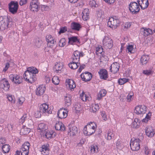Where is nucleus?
Masks as SVG:
<instances>
[{
  "instance_id": "nucleus-1",
  "label": "nucleus",
  "mask_w": 155,
  "mask_h": 155,
  "mask_svg": "<svg viewBox=\"0 0 155 155\" xmlns=\"http://www.w3.org/2000/svg\"><path fill=\"white\" fill-rule=\"evenodd\" d=\"M13 25L12 19L10 17H0V30L3 31L11 27Z\"/></svg>"
},
{
  "instance_id": "nucleus-2",
  "label": "nucleus",
  "mask_w": 155,
  "mask_h": 155,
  "mask_svg": "<svg viewBox=\"0 0 155 155\" xmlns=\"http://www.w3.org/2000/svg\"><path fill=\"white\" fill-rule=\"evenodd\" d=\"M94 125H96L95 123L91 122L85 126L83 129L84 134L86 136H90L93 134L95 131Z\"/></svg>"
},
{
  "instance_id": "nucleus-3",
  "label": "nucleus",
  "mask_w": 155,
  "mask_h": 155,
  "mask_svg": "<svg viewBox=\"0 0 155 155\" xmlns=\"http://www.w3.org/2000/svg\"><path fill=\"white\" fill-rule=\"evenodd\" d=\"M140 140L139 138H137L133 140L131 139L130 146L131 149L133 151H137L140 148Z\"/></svg>"
},
{
  "instance_id": "nucleus-4",
  "label": "nucleus",
  "mask_w": 155,
  "mask_h": 155,
  "mask_svg": "<svg viewBox=\"0 0 155 155\" xmlns=\"http://www.w3.org/2000/svg\"><path fill=\"white\" fill-rule=\"evenodd\" d=\"M23 77L26 81L31 84L33 83L37 79L36 74H32L26 71L23 75Z\"/></svg>"
},
{
  "instance_id": "nucleus-5",
  "label": "nucleus",
  "mask_w": 155,
  "mask_h": 155,
  "mask_svg": "<svg viewBox=\"0 0 155 155\" xmlns=\"http://www.w3.org/2000/svg\"><path fill=\"white\" fill-rule=\"evenodd\" d=\"M119 23V20L116 17H111L109 19L107 24L108 26L112 28H116Z\"/></svg>"
},
{
  "instance_id": "nucleus-6",
  "label": "nucleus",
  "mask_w": 155,
  "mask_h": 155,
  "mask_svg": "<svg viewBox=\"0 0 155 155\" xmlns=\"http://www.w3.org/2000/svg\"><path fill=\"white\" fill-rule=\"evenodd\" d=\"M129 9L130 12L133 14H137L140 10L138 3L136 2H132L130 3Z\"/></svg>"
},
{
  "instance_id": "nucleus-7",
  "label": "nucleus",
  "mask_w": 155,
  "mask_h": 155,
  "mask_svg": "<svg viewBox=\"0 0 155 155\" xmlns=\"http://www.w3.org/2000/svg\"><path fill=\"white\" fill-rule=\"evenodd\" d=\"M30 144L28 142H25L22 146L20 149L21 155H28Z\"/></svg>"
},
{
  "instance_id": "nucleus-8",
  "label": "nucleus",
  "mask_w": 155,
  "mask_h": 155,
  "mask_svg": "<svg viewBox=\"0 0 155 155\" xmlns=\"http://www.w3.org/2000/svg\"><path fill=\"white\" fill-rule=\"evenodd\" d=\"M18 3L12 1L9 4V10L12 14L17 13L18 8Z\"/></svg>"
},
{
  "instance_id": "nucleus-9",
  "label": "nucleus",
  "mask_w": 155,
  "mask_h": 155,
  "mask_svg": "<svg viewBox=\"0 0 155 155\" xmlns=\"http://www.w3.org/2000/svg\"><path fill=\"white\" fill-rule=\"evenodd\" d=\"M103 44L105 47L110 49L113 46V41L111 38L106 36L103 40Z\"/></svg>"
},
{
  "instance_id": "nucleus-10",
  "label": "nucleus",
  "mask_w": 155,
  "mask_h": 155,
  "mask_svg": "<svg viewBox=\"0 0 155 155\" xmlns=\"http://www.w3.org/2000/svg\"><path fill=\"white\" fill-rule=\"evenodd\" d=\"M147 107L144 105H138L136 107L135 112L138 115L143 114L146 112Z\"/></svg>"
},
{
  "instance_id": "nucleus-11",
  "label": "nucleus",
  "mask_w": 155,
  "mask_h": 155,
  "mask_svg": "<svg viewBox=\"0 0 155 155\" xmlns=\"http://www.w3.org/2000/svg\"><path fill=\"white\" fill-rule=\"evenodd\" d=\"M49 109L48 105L46 104H43L40 106L39 110L42 113L45 114L47 115L52 113V111Z\"/></svg>"
},
{
  "instance_id": "nucleus-12",
  "label": "nucleus",
  "mask_w": 155,
  "mask_h": 155,
  "mask_svg": "<svg viewBox=\"0 0 155 155\" xmlns=\"http://www.w3.org/2000/svg\"><path fill=\"white\" fill-rule=\"evenodd\" d=\"M39 7V3L38 0H31L30 3V9L33 12H38Z\"/></svg>"
},
{
  "instance_id": "nucleus-13",
  "label": "nucleus",
  "mask_w": 155,
  "mask_h": 155,
  "mask_svg": "<svg viewBox=\"0 0 155 155\" xmlns=\"http://www.w3.org/2000/svg\"><path fill=\"white\" fill-rule=\"evenodd\" d=\"M84 55V53L82 51L80 52L76 50L74 51L72 56V60L74 61L75 62L79 61L80 57H82Z\"/></svg>"
},
{
  "instance_id": "nucleus-14",
  "label": "nucleus",
  "mask_w": 155,
  "mask_h": 155,
  "mask_svg": "<svg viewBox=\"0 0 155 155\" xmlns=\"http://www.w3.org/2000/svg\"><path fill=\"white\" fill-rule=\"evenodd\" d=\"M46 41H47V45L51 48H53L56 45V41H54L53 37L50 35L46 36Z\"/></svg>"
},
{
  "instance_id": "nucleus-15",
  "label": "nucleus",
  "mask_w": 155,
  "mask_h": 155,
  "mask_svg": "<svg viewBox=\"0 0 155 155\" xmlns=\"http://www.w3.org/2000/svg\"><path fill=\"white\" fill-rule=\"evenodd\" d=\"M68 127V132L70 133L71 135L74 136L78 133V128L74 126L73 124H69Z\"/></svg>"
},
{
  "instance_id": "nucleus-16",
  "label": "nucleus",
  "mask_w": 155,
  "mask_h": 155,
  "mask_svg": "<svg viewBox=\"0 0 155 155\" xmlns=\"http://www.w3.org/2000/svg\"><path fill=\"white\" fill-rule=\"evenodd\" d=\"M81 78L83 80L86 82L90 81L91 79L92 75V74L88 72H85L81 74Z\"/></svg>"
},
{
  "instance_id": "nucleus-17",
  "label": "nucleus",
  "mask_w": 155,
  "mask_h": 155,
  "mask_svg": "<svg viewBox=\"0 0 155 155\" xmlns=\"http://www.w3.org/2000/svg\"><path fill=\"white\" fill-rule=\"evenodd\" d=\"M119 64L117 62H114L110 67V70L111 72L115 74L119 71Z\"/></svg>"
},
{
  "instance_id": "nucleus-18",
  "label": "nucleus",
  "mask_w": 155,
  "mask_h": 155,
  "mask_svg": "<svg viewBox=\"0 0 155 155\" xmlns=\"http://www.w3.org/2000/svg\"><path fill=\"white\" fill-rule=\"evenodd\" d=\"M101 79L106 80L108 78V73L107 71L104 69H101L98 72Z\"/></svg>"
},
{
  "instance_id": "nucleus-19",
  "label": "nucleus",
  "mask_w": 155,
  "mask_h": 155,
  "mask_svg": "<svg viewBox=\"0 0 155 155\" xmlns=\"http://www.w3.org/2000/svg\"><path fill=\"white\" fill-rule=\"evenodd\" d=\"M0 87L5 91H8L10 87V85L8 81L5 79L2 81L0 84Z\"/></svg>"
},
{
  "instance_id": "nucleus-20",
  "label": "nucleus",
  "mask_w": 155,
  "mask_h": 155,
  "mask_svg": "<svg viewBox=\"0 0 155 155\" xmlns=\"http://www.w3.org/2000/svg\"><path fill=\"white\" fill-rule=\"evenodd\" d=\"M47 129V126L44 123L39 124L38 127V129L39 132L42 133V135H44L46 130Z\"/></svg>"
},
{
  "instance_id": "nucleus-21",
  "label": "nucleus",
  "mask_w": 155,
  "mask_h": 155,
  "mask_svg": "<svg viewBox=\"0 0 155 155\" xmlns=\"http://www.w3.org/2000/svg\"><path fill=\"white\" fill-rule=\"evenodd\" d=\"M137 2L142 9H146L149 5L148 0H137Z\"/></svg>"
},
{
  "instance_id": "nucleus-22",
  "label": "nucleus",
  "mask_w": 155,
  "mask_h": 155,
  "mask_svg": "<svg viewBox=\"0 0 155 155\" xmlns=\"http://www.w3.org/2000/svg\"><path fill=\"white\" fill-rule=\"evenodd\" d=\"M45 91V87L44 85H42L38 87L36 90V95L38 96H40L44 93Z\"/></svg>"
},
{
  "instance_id": "nucleus-23",
  "label": "nucleus",
  "mask_w": 155,
  "mask_h": 155,
  "mask_svg": "<svg viewBox=\"0 0 155 155\" xmlns=\"http://www.w3.org/2000/svg\"><path fill=\"white\" fill-rule=\"evenodd\" d=\"M145 133L146 135L149 137H153L155 134L154 129L150 126L147 127L145 129Z\"/></svg>"
},
{
  "instance_id": "nucleus-24",
  "label": "nucleus",
  "mask_w": 155,
  "mask_h": 155,
  "mask_svg": "<svg viewBox=\"0 0 155 155\" xmlns=\"http://www.w3.org/2000/svg\"><path fill=\"white\" fill-rule=\"evenodd\" d=\"M55 129L57 130L64 131L65 130V127L63 123L61 122H57L55 125Z\"/></svg>"
},
{
  "instance_id": "nucleus-25",
  "label": "nucleus",
  "mask_w": 155,
  "mask_h": 155,
  "mask_svg": "<svg viewBox=\"0 0 155 155\" xmlns=\"http://www.w3.org/2000/svg\"><path fill=\"white\" fill-rule=\"evenodd\" d=\"M63 67V64L62 63H56L54 67V71L56 73H60Z\"/></svg>"
},
{
  "instance_id": "nucleus-26",
  "label": "nucleus",
  "mask_w": 155,
  "mask_h": 155,
  "mask_svg": "<svg viewBox=\"0 0 155 155\" xmlns=\"http://www.w3.org/2000/svg\"><path fill=\"white\" fill-rule=\"evenodd\" d=\"M57 115L58 117L60 118H64L68 116L67 113L65 112L63 108L60 109L58 112Z\"/></svg>"
},
{
  "instance_id": "nucleus-27",
  "label": "nucleus",
  "mask_w": 155,
  "mask_h": 155,
  "mask_svg": "<svg viewBox=\"0 0 155 155\" xmlns=\"http://www.w3.org/2000/svg\"><path fill=\"white\" fill-rule=\"evenodd\" d=\"M150 57L148 55H144L142 56L140 59V63L142 65L146 64L149 61Z\"/></svg>"
},
{
  "instance_id": "nucleus-28",
  "label": "nucleus",
  "mask_w": 155,
  "mask_h": 155,
  "mask_svg": "<svg viewBox=\"0 0 155 155\" xmlns=\"http://www.w3.org/2000/svg\"><path fill=\"white\" fill-rule=\"evenodd\" d=\"M76 61L75 62L74 61L72 60V62L68 64L69 67L72 69H76L80 64V63Z\"/></svg>"
},
{
  "instance_id": "nucleus-29",
  "label": "nucleus",
  "mask_w": 155,
  "mask_h": 155,
  "mask_svg": "<svg viewBox=\"0 0 155 155\" xmlns=\"http://www.w3.org/2000/svg\"><path fill=\"white\" fill-rule=\"evenodd\" d=\"M68 42L70 44L73 45L74 43L80 44V42L78 38L77 37L72 36L68 38Z\"/></svg>"
},
{
  "instance_id": "nucleus-30",
  "label": "nucleus",
  "mask_w": 155,
  "mask_h": 155,
  "mask_svg": "<svg viewBox=\"0 0 155 155\" xmlns=\"http://www.w3.org/2000/svg\"><path fill=\"white\" fill-rule=\"evenodd\" d=\"M71 27L72 29L77 31H79L81 28V26L79 23L76 22L72 23Z\"/></svg>"
},
{
  "instance_id": "nucleus-31",
  "label": "nucleus",
  "mask_w": 155,
  "mask_h": 155,
  "mask_svg": "<svg viewBox=\"0 0 155 155\" xmlns=\"http://www.w3.org/2000/svg\"><path fill=\"white\" fill-rule=\"evenodd\" d=\"M140 31L142 34L145 36H147L152 33V30L150 28H143L141 29Z\"/></svg>"
},
{
  "instance_id": "nucleus-32",
  "label": "nucleus",
  "mask_w": 155,
  "mask_h": 155,
  "mask_svg": "<svg viewBox=\"0 0 155 155\" xmlns=\"http://www.w3.org/2000/svg\"><path fill=\"white\" fill-rule=\"evenodd\" d=\"M41 151L42 154L44 155H48L49 153L48 145H43L41 150Z\"/></svg>"
},
{
  "instance_id": "nucleus-33",
  "label": "nucleus",
  "mask_w": 155,
  "mask_h": 155,
  "mask_svg": "<svg viewBox=\"0 0 155 155\" xmlns=\"http://www.w3.org/2000/svg\"><path fill=\"white\" fill-rule=\"evenodd\" d=\"M67 85L68 86L70 90L71 91L72 90H73L74 88L76 87V84L73 80H68L67 81Z\"/></svg>"
},
{
  "instance_id": "nucleus-34",
  "label": "nucleus",
  "mask_w": 155,
  "mask_h": 155,
  "mask_svg": "<svg viewBox=\"0 0 155 155\" xmlns=\"http://www.w3.org/2000/svg\"><path fill=\"white\" fill-rule=\"evenodd\" d=\"M30 128L24 125L21 130L20 133L22 135L27 134L30 132Z\"/></svg>"
},
{
  "instance_id": "nucleus-35",
  "label": "nucleus",
  "mask_w": 155,
  "mask_h": 155,
  "mask_svg": "<svg viewBox=\"0 0 155 155\" xmlns=\"http://www.w3.org/2000/svg\"><path fill=\"white\" fill-rule=\"evenodd\" d=\"M25 71L29 72V73L32 74H36L38 72L37 69L34 67L28 68Z\"/></svg>"
},
{
  "instance_id": "nucleus-36",
  "label": "nucleus",
  "mask_w": 155,
  "mask_h": 155,
  "mask_svg": "<svg viewBox=\"0 0 155 155\" xmlns=\"http://www.w3.org/2000/svg\"><path fill=\"white\" fill-rule=\"evenodd\" d=\"M106 93V91L104 89L101 90L97 94V99L100 100L102 97L105 96Z\"/></svg>"
},
{
  "instance_id": "nucleus-37",
  "label": "nucleus",
  "mask_w": 155,
  "mask_h": 155,
  "mask_svg": "<svg viewBox=\"0 0 155 155\" xmlns=\"http://www.w3.org/2000/svg\"><path fill=\"white\" fill-rule=\"evenodd\" d=\"M2 147L4 153H8L10 150V147L8 144H5L2 145Z\"/></svg>"
},
{
  "instance_id": "nucleus-38",
  "label": "nucleus",
  "mask_w": 155,
  "mask_h": 155,
  "mask_svg": "<svg viewBox=\"0 0 155 155\" xmlns=\"http://www.w3.org/2000/svg\"><path fill=\"white\" fill-rule=\"evenodd\" d=\"M22 78L19 75L15 76L14 80L13 82L15 84H19L22 83Z\"/></svg>"
},
{
  "instance_id": "nucleus-39",
  "label": "nucleus",
  "mask_w": 155,
  "mask_h": 155,
  "mask_svg": "<svg viewBox=\"0 0 155 155\" xmlns=\"http://www.w3.org/2000/svg\"><path fill=\"white\" fill-rule=\"evenodd\" d=\"M139 120L137 118H135L132 123V125L133 128H138L139 127Z\"/></svg>"
},
{
  "instance_id": "nucleus-40",
  "label": "nucleus",
  "mask_w": 155,
  "mask_h": 155,
  "mask_svg": "<svg viewBox=\"0 0 155 155\" xmlns=\"http://www.w3.org/2000/svg\"><path fill=\"white\" fill-rule=\"evenodd\" d=\"M64 100L67 106H69L71 104V96H69L68 97H65Z\"/></svg>"
},
{
  "instance_id": "nucleus-41",
  "label": "nucleus",
  "mask_w": 155,
  "mask_h": 155,
  "mask_svg": "<svg viewBox=\"0 0 155 155\" xmlns=\"http://www.w3.org/2000/svg\"><path fill=\"white\" fill-rule=\"evenodd\" d=\"M129 80V79L125 78H121L118 79V82L119 84L122 85L128 82Z\"/></svg>"
},
{
  "instance_id": "nucleus-42",
  "label": "nucleus",
  "mask_w": 155,
  "mask_h": 155,
  "mask_svg": "<svg viewBox=\"0 0 155 155\" xmlns=\"http://www.w3.org/2000/svg\"><path fill=\"white\" fill-rule=\"evenodd\" d=\"M98 148L97 145H92L91 147V151L92 153H94L98 152Z\"/></svg>"
},
{
  "instance_id": "nucleus-43",
  "label": "nucleus",
  "mask_w": 155,
  "mask_h": 155,
  "mask_svg": "<svg viewBox=\"0 0 155 155\" xmlns=\"http://www.w3.org/2000/svg\"><path fill=\"white\" fill-rule=\"evenodd\" d=\"M7 97L8 100L12 103H15V99L14 97L12 95H7Z\"/></svg>"
},
{
  "instance_id": "nucleus-44",
  "label": "nucleus",
  "mask_w": 155,
  "mask_h": 155,
  "mask_svg": "<svg viewBox=\"0 0 155 155\" xmlns=\"http://www.w3.org/2000/svg\"><path fill=\"white\" fill-rule=\"evenodd\" d=\"M52 82L55 85H58L59 83V80L58 77L57 76H54L52 79Z\"/></svg>"
},
{
  "instance_id": "nucleus-45",
  "label": "nucleus",
  "mask_w": 155,
  "mask_h": 155,
  "mask_svg": "<svg viewBox=\"0 0 155 155\" xmlns=\"http://www.w3.org/2000/svg\"><path fill=\"white\" fill-rule=\"evenodd\" d=\"M65 39L64 38L61 39L59 42V45L60 47H64L66 44Z\"/></svg>"
},
{
  "instance_id": "nucleus-46",
  "label": "nucleus",
  "mask_w": 155,
  "mask_h": 155,
  "mask_svg": "<svg viewBox=\"0 0 155 155\" xmlns=\"http://www.w3.org/2000/svg\"><path fill=\"white\" fill-rule=\"evenodd\" d=\"M151 115V114L150 113H149L148 114H147L145 117L143 119V122L145 123H147L148 120H150Z\"/></svg>"
},
{
  "instance_id": "nucleus-47",
  "label": "nucleus",
  "mask_w": 155,
  "mask_h": 155,
  "mask_svg": "<svg viewBox=\"0 0 155 155\" xmlns=\"http://www.w3.org/2000/svg\"><path fill=\"white\" fill-rule=\"evenodd\" d=\"M28 118V116L27 114H24L22 117L20 118L19 120L20 123L23 124L25 121L27 120Z\"/></svg>"
},
{
  "instance_id": "nucleus-48",
  "label": "nucleus",
  "mask_w": 155,
  "mask_h": 155,
  "mask_svg": "<svg viewBox=\"0 0 155 155\" xmlns=\"http://www.w3.org/2000/svg\"><path fill=\"white\" fill-rule=\"evenodd\" d=\"M114 136V134L110 130H108L107 134V139L110 140Z\"/></svg>"
},
{
  "instance_id": "nucleus-49",
  "label": "nucleus",
  "mask_w": 155,
  "mask_h": 155,
  "mask_svg": "<svg viewBox=\"0 0 155 155\" xmlns=\"http://www.w3.org/2000/svg\"><path fill=\"white\" fill-rule=\"evenodd\" d=\"M99 108V106L98 104H95L92 107V111L94 113H95L97 111Z\"/></svg>"
},
{
  "instance_id": "nucleus-50",
  "label": "nucleus",
  "mask_w": 155,
  "mask_h": 155,
  "mask_svg": "<svg viewBox=\"0 0 155 155\" xmlns=\"http://www.w3.org/2000/svg\"><path fill=\"white\" fill-rule=\"evenodd\" d=\"M42 43L43 41L41 40L38 39L36 40L35 45L38 48H39L41 46Z\"/></svg>"
},
{
  "instance_id": "nucleus-51",
  "label": "nucleus",
  "mask_w": 155,
  "mask_h": 155,
  "mask_svg": "<svg viewBox=\"0 0 155 155\" xmlns=\"http://www.w3.org/2000/svg\"><path fill=\"white\" fill-rule=\"evenodd\" d=\"M153 73V71L151 70H146L143 71V73L147 75H149L152 74Z\"/></svg>"
},
{
  "instance_id": "nucleus-52",
  "label": "nucleus",
  "mask_w": 155,
  "mask_h": 155,
  "mask_svg": "<svg viewBox=\"0 0 155 155\" xmlns=\"http://www.w3.org/2000/svg\"><path fill=\"white\" fill-rule=\"evenodd\" d=\"M90 5L92 7H97L98 6V5L96 3V1L94 0H92L89 2Z\"/></svg>"
},
{
  "instance_id": "nucleus-53",
  "label": "nucleus",
  "mask_w": 155,
  "mask_h": 155,
  "mask_svg": "<svg viewBox=\"0 0 155 155\" xmlns=\"http://www.w3.org/2000/svg\"><path fill=\"white\" fill-rule=\"evenodd\" d=\"M45 133V137L47 139H50L52 137V136L53 135V134L51 133L50 132H47L46 133Z\"/></svg>"
},
{
  "instance_id": "nucleus-54",
  "label": "nucleus",
  "mask_w": 155,
  "mask_h": 155,
  "mask_svg": "<svg viewBox=\"0 0 155 155\" xmlns=\"http://www.w3.org/2000/svg\"><path fill=\"white\" fill-rule=\"evenodd\" d=\"M127 49L128 51L129 52L131 53H133L134 52V51L133 50V46L131 45H129L127 47Z\"/></svg>"
},
{
  "instance_id": "nucleus-55",
  "label": "nucleus",
  "mask_w": 155,
  "mask_h": 155,
  "mask_svg": "<svg viewBox=\"0 0 155 155\" xmlns=\"http://www.w3.org/2000/svg\"><path fill=\"white\" fill-rule=\"evenodd\" d=\"M103 48L100 47H97L96 49V53L98 55L99 54H101L103 52Z\"/></svg>"
},
{
  "instance_id": "nucleus-56",
  "label": "nucleus",
  "mask_w": 155,
  "mask_h": 155,
  "mask_svg": "<svg viewBox=\"0 0 155 155\" xmlns=\"http://www.w3.org/2000/svg\"><path fill=\"white\" fill-rule=\"evenodd\" d=\"M67 28L66 26L61 28H60V31L59 32V33L60 34L61 33H63L67 31Z\"/></svg>"
},
{
  "instance_id": "nucleus-57",
  "label": "nucleus",
  "mask_w": 155,
  "mask_h": 155,
  "mask_svg": "<svg viewBox=\"0 0 155 155\" xmlns=\"http://www.w3.org/2000/svg\"><path fill=\"white\" fill-rule=\"evenodd\" d=\"M81 98V100L83 101H86L87 100V96L83 92L80 95Z\"/></svg>"
},
{
  "instance_id": "nucleus-58",
  "label": "nucleus",
  "mask_w": 155,
  "mask_h": 155,
  "mask_svg": "<svg viewBox=\"0 0 155 155\" xmlns=\"http://www.w3.org/2000/svg\"><path fill=\"white\" fill-rule=\"evenodd\" d=\"M133 94L132 93L129 94L127 97V101L128 102H130L131 101L132 96Z\"/></svg>"
},
{
  "instance_id": "nucleus-59",
  "label": "nucleus",
  "mask_w": 155,
  "mask_h": 155,
  "mask_svg": "<svg viewBox=\"0 0 155 155\" xmlns=\"http://www.w3.org/2000/svg\"><path fill=\"white\" fill-rule=\"evenodd\" d=\"M89 9L88 8L85 9L82 13V14L88 15V16H89Z\"/></svg>"
},
{
  "instance_id": "nucleus-60",
  "label": "nucleus",
  "mask_w": 155,
  "mask_h": 155,
  "mask_svg": "<svg viewBox=\"0 0 155 155\" xmlns=\"http://www.w3.org/2000/svg\"><path fill=\"white\" fill-rule=\"evenodd\" d=\"M28 0H20L19 2V4L22 6L25 4L27 2Z\"/></svg>"
},
{
  "instance_id": "nucleus-61",
  "label": "nucleus",
  "mask_w": 155,
  "mask_h": 155,
  "mask_svg": "<svg viewBox=\"0 0 155 155\" xmlns=\"http://www.w3.org/2000/svg\"><path fill=\"white\" fill-rule=\"evenodd\" d=\"M150 150L147 146H145L144 147V152L145 153L146 155H148L150 152Z\"/></svg>"
},
{
  "instance_id": "nucleus-62",
  "label": "nucleus",
  "mask_w": 155,
  "mask_h": 155,
  "mask_svg": "<svg viewBox=\"0 0 155 155\" xmlns=\"http://www.w3.org/2000/svg\"><path fill=\"white\" fill-rule=\"evenodd\" d=\"M5 140L4 138H0V147L3 145L4 144H5Z\"/></svg>"
},
{
  "instance_id": "nucleus-63",
  "label": "nucleus",
  "mask_w": 155,
  "mask_h": 155,
  "mask_svg": "<svg viewBox=\"0 0 155 155\" xmlns=\"http://www.w3.org/2000/svg\"><path fill=\"white\" fill-rule=\"evenodd\" d=\"M41 113H42V112H41L39 110V111H37L36 112L35 114L36 116V117L38 118L41 117Z\"/></svg>"
},
{
  "instance_id": "nucleus-64",
  "label": "nucleus",
  "mask_w": 155,
  "mask_h": 155,
  "mask_svg": "<svg viewBox=\"0 0 155 155\" xmlns=\"http://www.w3.org/2000/svg\"><path fill=\"white\" fill-rule=\"evenodd\" d=\"M101 115L102 116V118L103 120H106L107 119V117L106 115L105 114V113L104 111H103L102 112L101 114Z\"/></svg>"
}]
</instances>
